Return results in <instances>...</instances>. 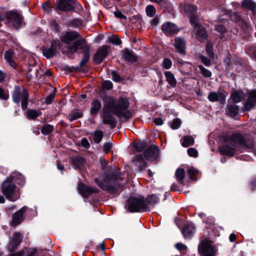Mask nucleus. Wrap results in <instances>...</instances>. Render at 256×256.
<instances>
[{
    "instance_id": "nucleus-54",
    "label": "nucleus",
    "mask_w": 256,
    "mask_h": 256,
    "mask_svg": "<svg viewBox=\"0 0 256 256\" xmlns=\"http://www.w3.org/2000/svg\"><path fill=\"white\" fill-rule=\"evenodd\" d=\"M102 86L104 88L110 90L112 88V84L110 81L106 80L102 82Z\"/></svg>"
},
{
    "instance_id": "nucleus-48",
    "label": "nucleus",
    "mask_w": 256,
    "mask_h": 256,
    "mask_svg": "<svg viewBox=\"0 0 256 256\" xmlns=\"http://www.w3.org/2000/svg\"><path fill=\"white\" fill-rule=\"evenodd\" d=\"M198 68L200 71L201 74L206 77H210L212 76V72L208 70L202 66H198Z\"/></svg>"
},
{
    "instance_id": "nucleus-47",
    "label": "nucleus",
    "mask_w": 256,
    "mask_h": 256,
    "mask_svg": "<svg viewBox=\"0 0 256 256\" xmlns=\"http://www.w3.org/2000/svg\"><path fill=\"white\" fill-rule=\"evenodd\" d=\"M206 52L211 58H213L214 56V54L212 51V46L210 42H208L206 46Z\"/></svg>"
},
{
    "instance_id": "nucleus-46",
    "label": "nucleus",
    "mask_w": 256,
    "mask_h": 256,
    "mask_svg": "<svg viewBox=\"0 0 256 256\" xmlns=\"http://www.w3.org/2000/svg\"><path fill=\"white\" fill-rule=\"evenodd\" d=\"M224 142V137L221 136L219 138L218 142V151L222 155H224V146L223 143Z\"/></svg>"
},
{
    "instance_id": "nucleus-44",
    "label": "nucleus",
    "mask_w": 256,
    "mask_h": 256,
    "mask_svg": "<svg viewBox=\"0 0 256 256\" xmlns=\"http://www.w3.org/2000/svg\"><path fill=\"white\" fill-rule=\"evenodd\" d=\"M103 137V132L101 130H96L94 133V141L96 143H99Z\"/></svg>"
},
{
    "instance_id": "nucleus-32",
    "label": "nucleus",
    "mask_w": 256,
    "mask_h": 256,
    "mask_svg": "<svg viewBox=\"0 0 256 256\" xmlns=\"http://www.w3.org/2000/svg\"><path fill=\"white\" fill-rule=\"evenodd\" d=\"M245 95L242 91H236L231 96L232 100L234 102H238L242 101L244 98Z\"/></svg>"
},
{
    "instance_id": "nucleus-17",
    "label": "nucleus",
    "mask_w": 256,
    "mask_h": 256,
    "mask_svg": "<svg viewBox=\"0 0 256 256\" xmlns=\"http://www.w3.org/2000/svg\"><path fill=\"white\" fill-rule=\"evenodd\" d=\"M80 37V35L76 32L72 31L64 32L61 36V40L66 44H69Z\"/></svg>"
},
{
    "instance_id": "nucleus-22",
    "label": "nucleus",
    "mask_w": 256,
    "mask_h": 256,
    "mask_svg": "<svg viewBox=\"0 0 256 256\" xmlns=\"http://www.w3.org/2000/svg\"><path fill=\"white\" fill-rule=\"evenodd\" d=\"M196 38L200 41H203L208 37L206 32L203 26H196L194 28Z\"/></svg>"
},
{
    "instance_id": "nucleus-52",
    "label": "nucleus",
    "mask_w": 256,
    "mask_h": 256,
    "mask_svg": "<svg viewBox=\"0 0 256 256\" xmlns=\"http://www.w3.org/2000/svg\"><path fill=\"white\" fill-rule=\"evenodd\" d=\"M181 124V122L180 119L178 118H176L174 119L171 126V128L174 129H178Z\"/></svg>"
},
{
    "instance_id": "nucleus-2",
    "label": "nucleus",
    "mask_w": 256,
    "mask_h": 256,
    "mask_svg": "<svg viewBox=\"0 0 256 256\" xmlns=\"http://www.w3.org/2000/svg\"><path fill=\"white\" fill-rule=\"evenodd\" d=\"M228 142L225 136V155L232 156L236 152V147L239 146H245L252 149L254 147L252 140L247 136H243L239 134H233L230 138V146H227Z\"/></svg>"
},
{
    "instance_id": "nucleus-40",
    "label": "nucleus",
    "mask_w": 256,
    "mask_h": 256,
    "mask_svg": "<svg viewBox=\"0 0 256 256\" xmlns=\"http://www.w3.org/2000/svg\"><path fill=\"white\" fill-rule=\"evenodd\" d=\"M188 174L189 176V178L192 180H196V178L194 176L198 172V170L193 167L190 168L188 170Z\"/></svg>"
},
{
    "instance_id": "nucleus-12",
    "label": "nucleus",
    "mask_w": 256,
    "mask_h": 256,
    "mask_svg": "<svg viewBox=\"0 0 256 256\" xmlns=\"http://www.w3.org/2000/svg\"><path fill=\"white\" fill-rule=\"evenodd\" d=\"M28 208L26 206H24L14 214L10 224L12 226H16L20 224L24 220V214Z\"/></svg>"
},
{
    "instance_id": "nucleus-14",
    "label": "nucleus",
    "mask_w": 256,
    "mask_h": 256,
    "mask_svg": "<svg viewBox=\"0 0 256 256\" xmlns=\"http://www.w3.org/2000/svg\"><path fill=\"white\" fill-rule=\"evenodd\" d=\"M132 164L134 166L136 167L140 172L144 170L147 165L144 158L141 154H138L134 156L132 160Z\"/></svg>"
},
{
    "instance_id": "nucleus-1",
    "label": "nucleus",
    "mask_w": 256,
    "mask_h": 256,
    "mask_svg": "<svg viewBox=\"0 0 256 256\" xmlns=\"http://www.w3.org/2000/svg\"><path fill=\"white\" fill-rule=\"evenodd\" d=\"M104 107L102 108V122L109 125L113 128L116 127V120L110 112L115 114L119 118H124L126 120L132 118V114L128 110L130 106L128 98L120 97L118 100L112 96H106L102 98Z\"/></svg>"
},
{
    "instance_id": "nucleus-20",
    "label": "nucleus",
    "mask_w": 256,
    "mask_h": 256,
    "mask_svg": "<svg viewBox=\"0 0 256 256\" xmlns=\"http://www.w3.org/2000/svg\"><path fill=\"white\" fill-rule=\"evenodd\" d=\"M208 98L212 102L218 101L221 104H223L224 102V94L222 90H218L217 92H210Z\"/></svg>"
},
{
    "instance_id": "nucleus-34",
    "label": "nucleus",
    "mask_w": 256,
    "mask_h": 256,
    "mask_svg": "<svg viewBox=\"0 0 256 256\" xmlns=\"http://www.w3.org/2000/svg\"><path fill=\"white\" fill-rule=\"evenodd\" d=\"M175 176L178 183L184 184V180L185 176V170L184 168H178L175 172Z\"/></svg>"
},
{
    "instance_id": "nucleus-27",
    "label": "nucleus",
    "mask_w": 256,
    "mask_h": 256,
    "mask_svg": "<svg viewBox=\"0 0 256 256\" xmlns=\"http://www.w3.org/2000/svg\"><path fill=\"white\" fill-rule=\"evenodd\" d=\"M22 236L20 232H15L14 235V238L12 240V247L10 249V251H14L17 246L21 243L22 240Z\"/></svg>"
},
{
    "instance_id": "nucleus-23",
    "label": "nucleus",
    "mask_w": 256,
    "mask_h": 256,
    "mask_svg": "<svg viewBox=\"0 0 256 256\" xmlns=\"http://www.w3.org/2000/svg\"><path fill=\"white\" fill-rule=\"evenodd\" d=\"M174 46L178 52L180 54L185 53L186 42L184 39L180 38H176Z\"/></svg>"
},
{
    "instance_id": "nucleus-16",
    "label": "nucleus",
    "mask_w": 256,
    "mask_h": 256,
    "mask_svg": "<svg viewBox=\"0 0 256 256\" xmlns=\"http://www.w3.org/2000/svg\"><path fill=\"white\" fill-rule=\"evenodd\" d=\"M59 42L58 41H52L51 44V46L50 48H45L42 50L44 55L49 58L56 54L58 47L59 46Z\"/></svg>"
},
{
    "instance_id": "nucleus-30",
    "label": "nucleus",
    "mask_w": 256,
    "mask_h": 256,
    "mask_svg": "<svg viewBox=\"0 0 256 256\" xmlns=\"http://www.w3.org/2000/svg\"><path fill=\"white\" fill-rule=\"evenodd\" d=\"M164 76L168 84L172 88L175 87L177 82L174 75L170 72L166 71L164 72Z\"/></svg>"
},
{
    "instance_id": "nucleus-7",
    "label": "nucleus",
    "mask_w": 256,
    "mask_h": 256,
    "mask_svg": "<svg viewBox=\"0 0 256 256\" xmlns=\"http://www.w3.org/2000/svg\"><path fill=\"white\" fill-rule=\"evenodd\" d=\"M12 98L15 103H22V108L25 110L28 104V90L23 87L15 86L12 94Z\"/></svg>"
},
{
    "instance_id": "nucleus-49",
    "label": "nucleus",
    "mask_w": 256,
    "mask_h": 256,
    "mask_svg": "<svg viewBox=\"0 0 256 256\" xmlns=\"http://www.w3.org/2000/svg\"><path fill=\"white\" fill-rule=\"evenodd\" d=\"M110 76L112 80L116 82H120L122 80V78L114 70H112L110 72Z\"/></svg>"
},
{
    "instance_id": "nucleus-57",
    "label": "nucleus",
    "mask_w": 256,
    "mask_h": 256,
    "mask_svg": "<svg viewBox=\"0 0 256 256\" xmlns=\"http://www.w3.org/2000/svg\"><path fill=\"white\" fill-rule=\"evenodd\" d=\"M215 30L217 32H219L222 36H223V34L224 32V26L222 24L216 25Z\"/></svg>"
},
{
    "instance_id": "nucleus-5",
    "label": "nucleus",
    "mask_w": 256,
    "mask_h": 256,
    "mask_svg": "<svg viewBox=\"0 0 256 256\" xmlns=\"http://www.w3.org/2000/svg\"><path fill=\"white\" fill-rule=\"evenodd\" d=\"M18 188L12 180L8 178L2 183V192L6 198L12 202H14L19 198Z\"/></svg>"
},
{
    "instance_id": "nucleus-26",
    "label": "nucleus",
    "mask_w": 256,
    "mask_h": 256,
    "mask_svg": "<svg viewBox=\"0 0 256 256\" xmlns=\"http://www.w3.org/2000/svg\"><path fill=\"white\" fill-rule=\"evenodd\" d=\"M122 56L124 60L128 62H133L136 60V56L128 48H125L123 50Z\"/></svg>"
},
{
    "instance_id": "nucleus-13",
    "label": "nucleus",
    "mask_w": 256,
    "mask_h": 256,
    "mask_svg": "<svg viewBox=\"0 0 256 256\" xmlns=\"http://www.w3.org/2000/svg\"><path fill=\"white\" fill-rule=\"evenodd\" d=\"M162 30L166 36H170L178 32L179 29L175 24L166 22L162 24Z\"/></svg>"
},
{
    "instance_id": "nucleus-50",
    "label": "nucleus",
    "mask_w": 256,
    "mask_h": 256,
    "mask_svg": "<svg viewBox=\"0 0 256 256\" xmlns=\"http://www.w3.org/2000/svg\"><path fill=\"white\" fill-rule=\"evenodd\" d=\"M43 10L48 14L52 11V6L50 4L48 1H47L42 5Z\"/></svg>"
},
{
    "instance_id": "nucleus-51",
    "label": "nucleus",
    "mask_w": 256,
    "mask_h": 256,
    "mask_svg": "<svg viewBox=\"0 0 256 256\" xmlns=\"http://www.w3.org/2000/svg\"><path fill=\"white\" fill-rule=\"evenodd\" d=\"M110 41L114 44L119 45L122 43L120 38L117 36H112L110 38Z\"/></svg>"
},
{
    "instance_id": "nucleus-60",
    "label": "nucleus",
    "mask_w": 256,
    "mask_h": 256,
    "mask_svg": "<svg viewBox=\"0 0 256 256\" xmlns=\"http://www.w3.org/2000/svg\"><path fill=\"white\" fill-rule=\"evenodd\" d=\"M8 94L5 93L4 90L0 87V99L6 100L8 98Z\"/></svg>"
},
{
    "instance_id": "nucleus-62",
    "label": "nucleus",
    "mask_w": 256,
    "mask_h": 256,
    "mask_svg": "<svg viewBox=\"0 0 256 256\" xmlns=\"http://www.w3.org/2000/svg\"><path fill=\"white\" fill-rule=\"evenodd\" d=\"M116 17L119 18H124L126 20V17L124 15L120 12L116 11L114 12Z\"/></svg>"
},
{
    "instance_id": "nucleus-35",
    "label": "nucleus",
    "mask_w": 256,
    "mask_h": 256,
    "mask_svg": "<svg viewBox=\"0 0 256 256\" xmlns=\"http://www.w3.org/2000/svg\"><path fill=\"white\" fill-rule=\"evenodd\" d=\"M238 106L235 104H232L229 106L227 108V114L232 118H234L238 114Z\"/></svg>"
},
{
    "instance_id": "nucleus-41",
    "label": "nucleus",
    "mask_w": 256,
    "mask_h": 256,
    "mask_svg": "<svg viewBox=\"0 0 256 256\" xmlns=\"http://www.w3.org/2000/svg\"><path fill=\"white\" fill-rule=\"evenodd\" d=\"M146 144L144 142H140L134 144L135 149L138 152L142 151L146 148Z\"/></svg>"
},
{
    "instance_id": "nucleus-4",
    "label": "nucleus",
    "mask_w": 256,
    "mask_h": 256,
    "mask_svg": "<svg viewBox=\"0 0 256 256\" xmlns=\"http://www.w3.org/2000/svg\"><path fill=\"white\" fill-rule=\"evenodd\" d=\"M78 49L84 50V52L83 53L82 59L80 63V67L82 68L88 61L90 58V48L86 44V42L84 38H80L75 41L72 44H70L68 46V50L69 52L71 54L75 53Z\"/></svg>"
},
{
    "instance_id": "nucleus-10",
    "label": "nucleus",
    "mask_w": 256,
    "mask_h": 256,
    "mask_svg": "<svg viewBox=\"0 0 256 256\" xmlns=\"http://www.w3.org/2000/svg\"><path fill=\"white\" fill-rule=\"evenodd\" d=\"M76 6V0H59L56 9L62 11L73 10Z\"/></svg>"
},
{
    "instance_id": "nucleus-6",
    "label": "nucleus",
    "mask_w": 256,
    "mask_h": 256,
    "mask_svg": "<svg viewBox=\"0 0 256 256\" xmlns=\"http://www.w3.org/2000/svg\"><path fill=\"white\" fill-rule=\"evenodd\" d=\"M3 20H6L9 26L18 30L22 24L23 17L17 11L6 12L2 16Z\"/></svg>"
},
{
    "instance_id": "nucleus-55",
    "label": "nucleus",
    "mask_w": 256,
    "mask_h": 256,
    "mask_svg": "<svg viewBox=\"0 0 256 256\" xmlns=\"http://www.w3.org/2000/svg\"><path fill=\"white\" fill-rule=\"evenodd\" d=\"M55 95H56V94H55L54 92H53L51 93L48 96L46 97V100H45V102L47 104H51L52 100H54V98L55 97Z\"/></svg>"
},
{
    "instance_id": "nucleus-64",
    "label": "nucleus",
    "mask_w": 256,
    "mask_h": 256,
    "mask_svg": "<svg viewBox=\"0 0 256 256\" xmlns=\"http://www.w3.org/2000/svg\"><path fill=\"white\" fill-rule=\"evenodd\" d=\"M159 23V18L158 16L154 17L151 21V25L152 26H156Z\"/></svg>"
},
{
    "instance_id": "nucleus-3",
    "label": "nucleus",
    "mask_w": 256,
    "mask_h": 256,
    "mask_svg": "<svg viewBox=\"0 0 256 256\" xmlns=\"http://www.w3.org/2000/svg\"><path fill=\"white\" fill-rule=\"evenodd\" d=\"M122 178L119 172L106 174L104 178V182L99 180L98 178L94 179L95 182L104 190L108 191L111 194H116L120 188L119 181L122 180Z\"/></svg>"
},
{
    "instance_id": "nucleus-63",
    "label": "nucleus",
    "mask_w": 256,
    "mask_h": 256,
    "mask_svg": "<svg viewBox=\"0 0 256 256\" xmlns=\"http://www.w3.org/2000/svg\"><path fill=\"white\" fill-rule=\"evenodd\" d=\"M81 144L82 146L86 148H88L90 146L88 140L86 138H84L82 140Z\"/></svg>"
},
{
    "instance_id": "nucleus-18",
    "label": "nucleus",
    "mask_w": 256,
    "mask_h": 256,
    "mask_svg": "<svg viewBox=\"0 0 256 256\" xmlns=\"http://www.w3.org/2000/svg\"><path fill=\"white\" fill-rule=\"evenodd\" d=\"M158 150L156 146H152L148 148L144 153V158L148 160H153L158 156Z\"/></svg>"
},
{
    "instance_id": "nucleus-38",
    "label": "nucleus",
    "mask_w": 256,
    "mask_h": 256,
    "mask_svg": "<svg viewBox=\"0 0 256 256\" xmlns=\"http://www.w3.org/2000/svg\"><path fill=\"white\" fill-rule=\"evenodd\" d=\"M146 200L149 204L154 205L158 202L160 198L157 195L152 194L147 196Z\"/></svg>"
},
{
    "instance_id": "nucleus-33",
    "label": "nucleus",
    "mask_w": 256,
    "mask_h": 256,
    "mask_svg": "<svg viewBox=\"0 0 256 256\" xmlns=\"http://www.w3.org/2000/svg\"><path fill=\"white\" fill-rule=\"evenodd\" d=\"M194 232V228L192 224H187L184 226L182 230V234L184 238H188Z\"/></svg>"
},
{
    "instance_id": "nucleus-21",
    "label": "nucleus",
    "mask_w": 256,
    "mask_h": 256,
    "mask_svg": "<svg viewBox=\"0 0 256 256\" xmlns=\"http://www.w3.org/2000/svg\"><path fill=\"white\" fill-rule=\"evenodd\" d=\"M86 160L80 156H75L70 158V162L75 168L80 169L82 168Z\"/></svg>"
},
{
    "instance_id": "nucleus-42",
    "label": "nucleus",
    "mask_w": 256,
    "mask_h": 256,
    "mask_svg": "<svg viewBox=\"0 0 256 256\" xmlns=\"http://www.w3.org/2000/svg\"><path fill=\"white\" fill-rule=\"evenodd\" d=\"M190 21L192 24V26H194V29L196 26H202L198 24V18L197 16L195 15L194 14L190 15Z\"/></svg>"
},
{
    "instance_id": "nucleus-56",
    "label": "nucleus",
    "mask_w": 256,
    "mask_h": 256,
    "mask_svg": "<svg viewBox=\"0 0 256 256\" xmlns=\"http://www.w3.org/2000/svg\"><path fill=\"white\" fill-rule=\"evenodd\" d=\"M172 62L168 58H165L164 60L162 66L166 69H169L172 66Z\"/></svg>"
},
{
    "instance_id": "nucleus-36",
    "label": "nucleus",
    "mask_w": 256,
    "mask_h": 256,
    "mask_svg": "<svg viewBox=\"0 0 256 256\" xmlns=\"http://www.w3.org/2000/svg\"><path fill=\"white\" fill-rule=\"evenodd\" d=\"M82 116V113L78 110H72L68 116V120L70 121H73L81 118Z\"/></svg>"
},
{
    "instance_id": "nucleus-53",
    "label": "nucleus",
    "mask_w": 256,
    "mask_h": 256,
    "mask_svg": "<svg viewBox=\"0 0 256 256\" xmlns=\"http://www.w3.org/2000/svg\"><path fill=\"white\" fill-rule=\"evenodd\" d=\"M201 62L206 66H210L211 64L210 60L206 56H200L199 57Z\"/></svg>"
},
{
    "instance_id": "nucleus-61",
    "label": "nucleus",
    "mask_w": 256,
    "mask_h": 256,
    "mask_svg": "<svg viewBox=\"0 0 256 256\" xmlns=\"http://www.w3.org/2000/svg\"><path fill=\"white\" fill-rule=\"evenodd\" d=\"M111 148L112 144L108 142L104 144L103 149L105 152L108 153L110 151Z\"/></svg>"
},
{
    "instance_id": "nucleus-25",
    "label": "nucleus",
    "mask_w": 256,
    "mask_h": 256,
    "mask_svg": "<svg viewBox=\"0 0 256 256\" xmlns=\"http://www.w3.org/2000/svg\"><path fill=\"white\" fill-rule=\"evenodd\" d=\"M232 18L244 30H246L249 28L248 24L239 15L235 14L232 16Z\"/></svg>"
},
{
    "instance_id": "nucleus-45",
    "label": "nucleus",
    "mask_w": 256,
    "mask_h": 256,
    "mask_svg": "<svg viewBox=\"0 0 256 256\" xmlns=\"http://www.w3.org/2000/svg\"><path fill=\"white\" fill-rule=\"evenodd\" d=\"M146 14L149 17H152L156 14V9L152 5H148L146 9Z\"/></svg>"
},
{
    "instance_id": "nucleus-58",
    "label": "nucleus",
    "mask_w": 256,
    "mask_h": 256,
    "mask_svg": "<svg viewBox=\"0 0 256 256\" xmlns=\"http://www.w3.org/2000/svg\"><path fill=\"white\" fill-rule=\"evenodd\" d=\"M188 153L190 156L192 157H196L198 154V151L193 148H189L188 150Z\"/></svg>"
},
{
    "instance_id": "nucleus-29",
    "label": "nucleus",
    "mask_w": 256,
    "mask_h": 256,
    "mask_svg": "<svg viewBox=\"0 0 256 256\" xmlns=\"http://www.w3.org/2000/svg\"><path fill=\"white\" fill-rule=\"evenodd\" d=\"M101 107L100 101L96 99H94L91 104L90 114H96L101 108Z\"/></svg>"
},
{
    "instance_id": "nucleus-9",
    "label": "nucleus",
    "mask_w": 256,
    "mask_h": 256,
    "mask_svg": "<svg viewBox=\"0 0 256 256\" xmlns=\"http://www.w3.org/2000/svg\"><path fill=\"white\" fill-rule=\"evenodd\" d=\"M198 250L202 256H215L216 248L212 245L210 242L207 240L202 241L198 245Z\"/></svg>"
},
{
    "instance_id": "nucleus-59",
    "label": "nucleus",
    "mask_w": 256,
    "mask_h": 256,
    "mask_svg": "<svg viewBox=\"0 0 256 256\" xmlns=\"http://www.w3.org/2000/svg\"><path fill=\"white\" fill-rule=\"evenodd\" d=\"M175 247L180 251L186 250L187 249V246L180 242H178L176 244Z\"/></svg>"
},
{
    "instance_id": "nucleus-24",
    "label": "nucleus",
    "mask_w": 256,
    "mask_h": 256,
    "mask_svg": "<svg viewBox=\"0 0 256 256\" xmlns=\"http://www.w3.org/2000/svg\"><path fill=\"white\" fill-rule=\"evenodd\" d=\"M242 6L252 11V15H256V4L252 0H244L242 2Z\"/></svg>"
},
{
    "instance_id": "nucleus-31",
    "label": "nucleus",
    "mask_w": 256,
    "mask_h": 256,
    "mask_svg": "<svg viewBox=\"0 0 256 256\" xmlns=\"http://www.w3.org/2000/svg\"><path fill=\"white\" fill-rule=\"evenodd\" d=\"M14 53L12 50H8L4 54V58L6 62L9 64L12 68H16V64L14 62V61L12 60V58L14 56Z\"/></svg>"
},
{
    "instance_id": "nucleus-39",
    "label": "nucleus",
    "mask_w": 256,
    "mask_h": 256,
    "mask_svg": "<svg viewBox=\"0 0 256 256\" xmlns=\"http://www.w3.org/2000/svg\"><path fill=\"white\" fill-rule=\"evenodd\" d=\"M54 127L50 124H46L41 128V132L44 135H47L53 132Z\"/></svg>"
},
{
    "instance_id": "nucleus-19",
    "label": "nucleus",
    "mask_w": 256,
    "mask_h": 256,
    "mask_svg": "<svg viewBox=\"0 0 256 256\" xmlns=\"http://www.w3.org/2000/svg\"><path fill=\"white\" fill-rule=\"evenodd\" d=\"M78 190L80 194L85 197L88 196L91 194L98 192L96 188L88 186L82 183L79 184Z\"/></svg>"
},
{
    "instance_id": "nucleus-8",
    "label": "nucleus",
    "mask_w": 256,
    "mask_h": 256,
    "mask_svg": "<svg viewBox=\"0 0 256 256\" xmlns=\"http://www.w3.org/2000/svg\"><path fill=\"white\" fill-rule=\"evenodd\" d=\"M128 202V210L132 212H146L149 209L143 198L131 197Z\"/></svg>"
},
{
    "instance_id": "nucleus-43",
    "label": "nucleus",
    "mask_w": 256,
    "mask_h": 256,
    "mask_svg": "<svg viewBox=\"0 0 256 256\" xmlns=\"http://www.w3.org/2000/svg\"><path fill=\"white\" fill-rule=\"evenodd\" d=\"M38 112L34 110H28L26 111L27 118L28 119H34L39 116Z\"/></svg>"
},
{
    "instance_id": "nucleus-11",
    "label": "nucleus",
    "mask_w": 256,
    "mask_h": 256,
    "mask_svg": "<svg viewBox=\"0 0 256 256\" xmlns=\"http://www.w3.org/2000/svg\"><path fill=\"white\" fill-rule=\"evenodd\" d=\"M110 47L106 45L102 46L94 55L93 60L94 63L98 64L102 62L108 54Z\"/></svg>"
},
{
    "instance_id": "nucleus-28",
    "label": "nucleus",
    "mask_w": 256,
    "mask_h": 256,
    "mask_svg": "<svg viewBox=\"0 0 256 256\" xmlns=\"http://www.w3.org/2000/svg\"><path fill=\"white\" fill-rule=\"evenodd\" d=\"M182 8L184 12L188 15H191L194 14L197 9L195 6L189 4H182Z\"/></svg>"
},
{
    "instance_id": "nucleus-15",
    "label": "nucleus",
    "mask_w": 256,
    "mask_h": 256,
    "mask_svg": "<svg viewBox=\"0 0 256 256\" xmlns=\"http://www.w3.org/2000/svg\"><path fill=\"white\" fill-rule=\"evenodd\" d=\"M256 104V90H252L248 94L247 100L244 103L246 110H251Z\"/></svg>"
},
{
    "instance_id": "nucleus-37",
    "label": "nucleus",
    "mask_w": 256,
    "mask_h": 256,
    "mask_svg": "<svg viewBox=\"0 0 256 256\" xmlns=\"http://www.w3.org/2000/svg\"><path fill=\"white\" fill-rule=\"evenodd\" d=\"M194 139L192 136H184L183 138L182 146L185 148H186L190 145H193L194 144Z\"/></svg>"
}]
</instances>
